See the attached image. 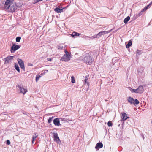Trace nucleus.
<instances>
[{"label": "nucleus", "mask_w": 152, "mask_h": 152, "mask_svg": "<svg viewBox=\"0 0 152 152\" xmlns=\"http://www.w3.org/2000/svg\"><path fill=\"white\" fill-rule=\"evenodd\" d=\"M14 0H7L6 1L5 4V8L9 9L11 12H13L17 9V6L16 4H13Z\"/></svg>", "instance_id": "1"}, {"label": "nucleus", "mask_w": 152, "mask_h": 152, "mask_svg": "<svg viewBox=\"0 0 152 152\" xmlns=\"http://www.w3.org/2000/svg\"><path fill=\"white\" fill-rule=\"evenodd\" d=\"M87 76V77H88V76Z\"/></svg>", "instance_id": "44"}, {"label": "nucleus", "mask_w": 152, "mask_h": 152, "mask_svg": "<svg viewBox=\"0 0 152 152\" xmlns=\"http://www.w3.org/2000/svg\"><path fill=\"white\" fill-rule=\"evenodd\" d=\"M130 19V17L128 16L124 20V22L125 24L127 23V22Z\"/></svg>", "instance_id": "19"}, {"label": "nucleus", "mask_w": 152, "mask_h": 152, "mask_svg": "<svg viewBox=\"0 0 152 152\" xmlns=\"http://www.w3.org/2000/svg\"><path fill=\"white\" fill-rule=\"evenodd\" d=\"M132 45V42L131 40H129L128 43L126 45V48H129Z\"/></svg>", "instance_id": "20"}, {"label": "nucleus", "mask_w": 152, "mask_h": 152, "mask_svg": "<svg viewBox=\"0 0 152 152\" xmlns=\"http://www.w3.org/2000/svg\"><path fill=\"white\" fill-rule=\"evenodd\" d=\"M84 83L85 84H87L88 86L89 85V83L88 82V77L86 76V78L84 80Z\"/></svg>", "instance_id": "21"}, {"label": "nucleus", "mask_w": 152, "mask_h": 152, "mask_svg": "<svg viewBox=\"0 0 152 152\" xmlns=\"http://www.w3.org/2000/svg\"><path fill=\"white\" fill-rule=\"evenodd\" d=\"M58 49L61 50L63 48V47L61 45H58Z\"/></svg>", "instance_id": "29"}, {"label": "nucleus", "mask_w": 152, "mask_h": 152, "mask_svg": "<svg viewBox=\"0 0 152 152\" xmlns=\"http://www.w3.org/2000/svg\"><path fill=\"white\" fill-rule=\"evenodd\" d=\"M152 4V1L148 5V7H150L151 6Z\"/></svg>", "instance_id": "35"}, {"label": "nucleus", "mask_w": 152, "mask_h": 152, "mask_svg": "<svg viewBox=\"0 0 152 152\" xmlns=\"http://www.w3.org/2000/svg\"><path fill=\"white\" fill-rule=\"evenodd\" d=\"M39 2L38 0H34V3H36Z\"/></svg>", "instance_id": "37"}, {"label": "nucleus", "mask_w": 152, "mask_h": 152, "mask_svg": "<svg viewBox=\"0 0 152 152\" xmlns=\"http://www.w3.org/2000/svg\"><path fill=\"white\" fill-rule=\"evenodd\" d=\"M81 58L87 64H91L93 61V60L88 54H86V56H82Z\"/></svg>", "instance_id": "2"}, {"label": "nucleus", "mask_w": 152, "mask_h": 152, "mask_svg": "<svg viewBox=\"0 0 152 152\" xmlns=\"http://www.w3.org/2000/svg\"><path fill=\"white\" fill-rule=\"evenodd\" d=\"M61 121H66V119L65 118H60V120Z\"/></svg>", "instance_id": "32"}, {"label": "nucleus", "mask_w": 152, "mask_h": 152, "mask_svg": "<svg viewBox=\"0 0 152 152\" xmlns=\"http://www.w3.org/2000/svg\"><path fill=\"white\" fill-rule=\"evenodd\" d=\"M7 144L8 145H10V141L9 140H7L6 141Z\"/></svg>", "instance_id": "34"}, {"label": "nucleus", "mask_w": 152, "mask_h": 152, "mask_svg": "<svg viewBox=\"0 0 152 152\" xmlns=\"http://www.w3.org/2000/svg\"><path fill=\"white\" fill-rule=\"evenodd\" d=\"M53 117H50L48 120V123H50L52 120Z\"/></svg>", "instance_id": "27"}, {"label": "nucleus", "mask_w": 152, "mask_h": 152, "mask_svg": "<svg viewBox=\"0 0 152 152\" xmlns=\"http://www.w3.org/2000/svg\"><path fill=\"white\" fill-rule=\"evenodd\" d=\"M39 2L40 1H42V0H38Z\"/></svg>", "instance_id": "41"}, {"label": "nucleus", "mask_w": 152, "mask_h": 152, "mask_svg": "<svg viewBox=\"0 0 152 152\" xmlns=\"http://www.w3.org/2000/svg\"><path fill=\"white\" fill-rule=\"evenodd\" d=\"M14 56H9L4 59L5 64H8L12 62Z\"/></svg>", "instance_id": "6"}, {"label": "nucleus", "mask_w": 152, "mask_h": 152, "mask_svg": "<svg viewBox=\"0 0 152 152\" xmlns=\"http://www.w3.org/2000/svg\"><path fill=\"white\" fill-rule=\"evenodd\" d=\"M129 90L131 91V92L132 93L134 92L136 93H137V90L136 89H134L131 88H129Z\"/></svg>", "instance_id": "24"}, {"label": "nucleus", "mask_w": 152, "mask_h": 152, "mask_svg": "<svg viewBox=\"0 0 152 152\" xmlns=\"http://www.w3.org/2000/svg\"><path fill=\"white\" fill-rule=\"evenodd\" d=\"M143 11L142 10L139 13L137 14H136L135 16L136 18H137L141 16L142 14Z\"/></svg>", "instance_id": "22"}, {"label": "nucleus", "mask_w": 152, "mask_h": 152, "mask_svg": "<svg viewBox=\"0 0 152 152\" xmlns=\"http://www.w3.org/2000/svg\"><path fill=\"white\" fill-rule=\"evenodd\" d=\"M65 54L61 58V60L63 61H66L70 59V55L67 50H65Z\"/></svg>", "instance_id": "4"}, {"label": "nucleus", "mask_w": 152, "mask_h": 152, "mask_svg": "<svg viewBox=\"0 0 152 152\" xmlns=\"http://www.w3.org/2000/svg\"><path fill=\"white\" fill-rule=\"evenodd\" d=\"M141 136L143 139L144 140V139L145 137L142 134H141Z\"/></svg>", "instance_id": "36"}, {"label": "nucleus", "mask_w": 152, "mask_h": 152, "mask_svg": "<svg viewBox=\"0 0 152 152\" xmlns=\"http://www.w3.org/2000/svg\"><path fill=\"white\" fill-rule=\"evenodd\" d=\"M41 77V76L40 75H37L36 78V81L37 82Z\"/></svg>", "instance_id": "28"}, {"label": "nucleus", "mask_w": 152, "mask_h": 152, "mask_svg": "<svg viewBox=\"0 0 152 152\" xmlns=\"http://www.w3.org/2000/svg\"><path fill=\"white\" fill-rule=\"evenodd\" d=\"M28 65L29 66H33V64L31 63H28Z\"/></svg>", "instance_id": "38"}, {"label": "nucleus", "mask_w": 152, "mask_h": 152, "mask_svg": "<svg viewBox=\"0 0 152 152\" xmlns=\"http://www.w3.org/2000/svg\"><path fill=\"white\" fill-rule=\"evenodd\" d=\"M80 34L77 32H73L71 35V36L73 37H76L80 35Z\"/></svg>", "instance_id": "16"}, {"label": "nucleus", "mask_w": 152, "mask_h": 152, "mask_svg": "<svg viewBox=\"0 0 152 152\" xmlns=\"http://www.w3.org/2000/svg\"><path fill=\"white\" fill-rule=\"evenodd\" d=\"M103 146V144L101 142H99L96 144L95 147V148L96 149L99 150V148H102Z\"/></svg>", "instance_id": "14"}, {"label": "nucleus", "mask_w": 152, "mask_h": 152, "mask_svg": "<svg viewBox=\"0 0 152 152\" xmlns=\"http://www.w3.org/2000/svg\"><path fill=\"white\" fill-rule=\"evenodd\" d=\"M21 39V38L20 37H18L16 38V41L17 42H19L20 41V40Z\"/></svg>", "instance_id": "26"}, {"label": "nucleus", "mask_w": 152, "mask_h": 152, "mask_svg": "<svg viewBox=\"0 0 152 152\" xmlns=\"http://www.w3.org/2000/svg\"><path fill=\"white\" fill-rule=\"evenodd\" d=\"M96 38H98L97 34L91 37V39H94Z\"/></svg>", "instance_id": "33"}, {"label": "nucleus", "mask_w": 152, "mask_h": 152, "mask_svg": "<svg viewBox=\"0 0 152 152\" xmlns=\"http://www.w3.org/2000/svg\"><path fill=\"white\" fill-rule=\"evenodd\" d=\"M127 100L131 104H134L135 106L139 103V102L137 99H134L131 97H129Z\"/></svg>", "instance_id": "3"}, {"label": "nucleus", "mask_w": 152, "mask_h": 152, "mask_svg": "<svg viewBox=\"0 0 152 152\" xmlns=\"http://www.w3.org/2000/svg\"><path fill=\"white\" fill-rule=\"evenodd\" d=\"M48 72V70H42L41 74V75H44L46 73H47Z\"/></svg>", "instance_id": "23"}, {"label": "nucleus", "mask_w": 152, "mask_h": 152, "mask_svg": "<svg viewBox=\"0 0 152 152\" xmlns=\"http://www.w3.org/2000/svg\"><path fill=\"white\" fill-rule=\"evenodd\" d=\"M137 93H142L144 91L143 87L142 86H140L136 89Z\"/></svg>", "instance_id": "11"}, {"label": "nucleus", "mask_w": 152, "mask_h": 152, "mask_svg": "<svg viewBox=\"0 0 152 152\" xmlns=\"http://www.w3.org/2000/svg\"><path fill=\"white\" fill-rule=\"evenodd\" d=\"M38 136V135L37 134H34L33 135L32 137V142L33 144L34 143V141L35 140L36 138Z\"/></svg>", "instance_id": "17"}, {"label": "nucleus", "mask_w": 152, "mask_h": 152, "mask_svg": "<svg viewBox=\"0 0 152 152\" xmlns=\"http://www.w3.org/2000/svg\"><path fill=\"white\" fill-rule=\"evenodd\" d=\"M52 60V59L50 58H47V60L48 61H51Z\"/></svg>", "instance_id": "39"}, {"label": "nucleus", "mask_w": 152, "mask_h": 152, "mask_svg": "<svg viewBox=\"0 0 152 152\" xmlns=\"http://www.w3.org/2000/svg\"><path fill=\"white\" fill-rule=\"evenodd\" d=\"M71 81L73 83H74L75 82V79L73 76L71 77Z\"/></svg>", "instance_id": "30"}, {"label": "nucleus", "mask_w": 152, "mask_h": 152, "mask_svg": "<svg viewBox=\"0 0 152 152\" xmlns=\"http://www.w3.org/2000/svg\"><path fill=\"white\" fill-rule=\"evenodd\" d=\"M54 10L55 12L58 13H61L63 12V9L59 8L58 7H56Z\"/></svg>", "instance_id": "15"}, {"label": "nucleus", "mask_w": 152, "mask_h": 152, "mask_svg": "<svg viewBox=\"0 0 152 152\" xmlns=\"http://www.w3.org/2000/svg\"><path fill=\"white\" fill-rule=\"evenodd\" d=\"M121 114L122 117V121H124L129 118L128 115L124 113H122Z\"/></svg>", "instance_id": "12"}, {"label": "nucleus", "mask_w": 152, "mask_h": 152, "mask_svg": "<svg viewBox=\"0 0 152 152\" xmlns=\"http://www.w3.org/2000/svg\"><path fill=\"white\" fill-rule=\"evenodd\" d=\"M148 8H149L148 7V6L147 5L145 7L144 9L142 10L143 11V12L145 11Z\"/></svg>", "instance_id": "25"}, {"label": "nucleus", "mask_w": 152, "mask_h": 152, "mask_svg": "<svg viewBox=\"0 0 152 152\" xmlns=\"http://www.w3.org/2000/svg\"><path fill=\"white\" fill-rule=\"evenodd\" d=\"M15 69L18 72H20V70L18 64L16 63H15Z\"/></svg>", "instance_id": "18"}, {"label": "nucleus", "mask_w": 152, "mask_h": 152, "mask_svg": "<svg viewBox=\"0 0 152 152\" xmlns=\"http://www.w3.org/2000/svg\"><path fill=\"white\" fill-rule=\"evenodd\" d=\"M140 51L139 50H137V53H138V54H139L140 53Z\"/></svg>", "instance_id": "40"}, {"label": "nucleus", "mask_w": 152, "mask_h": 152, "mask_svg": "<svg viewBox=\"0 0 152 152\" xmlns=\"http://www.w3.org/2000/svg\"><path fill=\"white\" fill-rule=\"evenodd\" d=\"M17 87L19 93L23 94V95L27 92V90L24 88L23 86L21 85H18L17 86Z\"/></svg>", "instance_id": "5"}, {"label": "nucleus", "mask_w": 152, "mask_h": 152, "mask_svg": "<svg viewBox=\"0 0 152 152\" xmlns=\"http://www.w3.org/2000/svg\"><path fill=\"white\" fill-rule=\"evenodd\" d=\"M113 30V29H112L109 31H102L99 32L97 34L98 38H99L102 35L106 34L111 32L112 30Z\"/></svg>", "instance_id": "9"}, {"label": "nucleus", "mask_w": 152, "mask_h": 152, "mask_svg": "<svg viewBox=\"0 0 152 152\" xmlns=\"http://www.w3.org/2000/svg\"><path fill=\"white\" fill-rule=\"evenodd\" d=\"M151 56L152 57V53H151Z\"/></svg>", "instance_id": "42"}, {"label": "nucleus", "mask_w": 152, "mask_h": 152, "mask_svg": "<svg viewBox=\"0 0 152 152\" xmlns=\"http://www.w3.org/2000/svg\"><path fill=\"white\" fill-rule=\"evenodd\" d=\"M60 120L58 118H56L53 121V123L56 126H59L61 125L60 124Z\"/></svg>", "instance_id": "13"}, {"label": "nucleus", "mask_w": 152, "mask_h": 152, "mask_svg": "<svg viewBox=\"0 0 152 152\" xmlns=\"http://www.w3.org/2000/svg\"><path fill=\"white\" fill-rule=\"evenodd\" d=\"M107 124L109 126H112V124L110 121H109L108 122Z\"/></svg>", "instance_id": "31"}, {"label": "nucleus", "mask_w": 152, "mask_h": 152, "mask_svg": "<svg viewBox=\"0 0 152 152\" xmlns=\"http://www.w3.org/2000/svg\"><path fill=\"white\" fill-rule=\"evenodd\" d=\"M20 47V45H18L14 44L11 47V51L12 53H14L16 50L19 48Z\"/></svg>", "instance_id": "8"}, {"label": "nucleus", "mask_w": 152, "mask_h": 152, "mask_svg": "<svg viewBox=\"0 0 152 152\" xmlns=\"http://www.w3.org/2000/svg\"><path fill=\"white\" fill-rule=\"evenodd\" d=\"M53 136L54 141L57 142L58 143H59L61 141L57 133H53Z\"/></svg>", "instance_id": "10"}, {"label": "nucleus", "mask_w": 152, "mask_h": 152, "mask_svg": "<svg viewBox=\"0 0 152 152\" xmlns=\"http://www.w3.org/2000/svg\"><path fill=\"white\" fill-rule=\"evenodd\" d=\"M17 61L20 67L25 71V68L23 61L19 58L18 59Z\"/></svg>", "instance_id": "7"}, {"label": "nucleus", "mask_w": 152, "mask_h": 152, "mask_svg": "<svg viewBox=\"0 0 152 152\" xmlns=\"http://www.w3.org/2000/svg\"><path fill=\"white\" fill-rule=\"evenodd\" d=\"M53 69H51V70H53Z\"/></svg>", "instance_id": "43"}]
</instances>
